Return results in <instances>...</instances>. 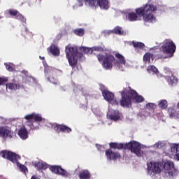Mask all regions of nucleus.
Returning <instances> with one entry per match:
<instances>
[{
  "mask_svg": "<svg viewBox=\"0 0 179 179\" xmlns=\"http://www.w3.org/2000/svg\"><path fill=\"white\" fill-rule=\"evenodd\" d=\"M8 13H9L10 16H17L19 11H17V10H15V9H10V10H8Z\"/></svg>",
  "mask_w": 179,
  "mask_h": 179,
  "instance_id": "37",
  "label": "nucleus"
},
{
  "mask_svg": "<svg viewBox=\"0 0 179 179\" xmlns=\"http://www.w3.org/2000/svg\"><path fill=\"white\" fill-rule=\"evenodd\" d=\"M115 58L117 59L116 60V65L117 66H120V65H125L126 61H125V57L122 56V55L120 53H116L115 55Z\"/></svg>",
  "mask_w": 179,
  "mask_h": 179,
  "instance_id": "17",
  "label": "nucleus"
},
{
  "mask_svg": "<svg viewBox=\"0 0 179 179\" xmlns=\"http://www.w3.org/2000/svg\"><path fill=\"white\" fill-rule=\"evenodd\" d=\"M52 128L57 132V134H59V132H63L64 134H69V132H72V129L65 124H55L52 125Z\"/></svg>",
  "mask_w": 179,
  "mask_h": 179,
  "instance_id": "12",
  "label": "nucleus"
},
{
  "mask_svg": "<svg viewBox=\"0 0 179 179\" xmlns=\"http://www.w3.org/2000/svg\"><path fill=\"white\" fill-rule=\"evenodd\" d=\"M171 152H173V153H178L179 152V144H175L173 145H172L171 147Z\"/></svg>",
  "mask_w": 179,
  "mask_h": 179,
  "instance_id": "36",
  "label": "nucleus"
},
{
  "mask_svg": "<svg viewBox=\"0 0 179 179\" xmlns=\"http://www.w3.org/2000/svg\"><path fill=\"white\" fill-rule=\"evenodd\" d=\"M6 87L10 90H19L20 89V84H16L13 83H7Z\"/></svg>",
  "mask_w": 179,
  "mask_h": 179,
  "instance_id": "21",
  "label": "nucleus"
},
{
  "mask_svg": "<svg viewBox=\"0 0 179 179\" xmlns=\"http://www.w3.org/2000/svg\"><path fill=\"white\" fill-rule=\"evenodd\" d=\"M65 52L70 66L75 68L78 65V48L68 45L66 46Z\"/></svg>",
  "mask_w": 179,
  "mask_h": 179,
  "instance_id": "4",
  "label": "nucleus"
},
{
  "mask_svg": "<svg viewBox=\"0 0 179 179\" xmlns=\"http://www.w3.org/2000/svg\"><path fill=\"white\" fill-rule=\"evenodd\" d=\"M16 19H17V20H20V22H22L23 23H26V18H24V17L20 14V13H17Z\"/></svg>",
  "mask_w": 179,
  "mask_h": 179,
  "instance_id": "35",
  "label": "nucleus"
},
{
  "mask_svg": "<svg viewBox=\"0 0 179 179\" xmlns=\"http://www.w3.org/2000/svg\"><path fill=\"white\" fill-rule=\"evenodd\" d=\"M0 138H13V133L6 127H0Z\"/></svg>",
  "mask_w": 179,
  "mask_h": 179,
  "instance_id": "14",
  "label": "nucleus"
},
{
  "mask_svg": "<svg viewBox=\"0 0 179 179\" xmlns=\"http://www.w3.org/2000/svg\"><path fill=\"white\" fill-rule=\"evenodd\" d=\"M6 82H8V78L0 77V86H2V85H5Z\"/></svg>",
  "mask_w": 179,
  "mask_h": 179,
  "instance_id": "40",
  "label": "nucleus"
},
{
  "mask_svg": "<svg viewBox=\"0 0 179 179\" xmlns=\"http://www.w3.org/2000/svg\"><path fill=\"white\" fill-rule=\"evenodd\" d=\"M176 48L177 47L173 41L166 40L161 47V50L164 54L169 55V58H171V57L174 56Z\"/></svg>",
  "mask_w": 179,
  "mask_h": 179,
  "instance_id": "6",
  "label": "nucleus"
},
{
  "mask_svg": "<svg viewBox=\"0 0 179 179\" xmlns=\"http://www.w3.org/2000/svg\"><path fill=\"white\" fill-rule=\"evenodd\" d=\"M168 82L170 85H174L178 82V79L176 76H171L168 78Z\"/></svg>",
  "mask_w": 179,
  "mask_h": 179,
  "instance_id": "30",
  "label": "nucleus"
},
{
  "mask_svg": "<svg viewBox=\"0 0 179 179\" xmlns=\"http://www.w3.org/2000/svg\"><path fill=\"white\" fill-rule=\"evenodd\" d=\"M157 10V6L153 3H147L145 6L136 8L135 12L129 13L127 15V19L129 22H136L138 20V16L143 17V20L147 23H153L156 22V17L153 15L152 12H156Z\"/></svg>",
  "mask_w": 179,
  "mask_h": 179,
  "instance_id": "1",
  "label": "nucleus"
},
{
  "mask_svg": "<svg viewBox=\"0 0 179 179\" xmlns=\"http://www.w3.org/2000/svg\"><path fill=\"white\" fill-rule=\"evenodd\" d=\"M49 48L50 54L55 55V57H58V55H59V49H58V48L56 46H50Z\"/></svg>",
  "mask_w": 179,
  "mask_h": 179,
  "instance_id": "23",
  "label": "nucleus"
},
{
  "mask_svg": "<svg viewBox=\"0 0 179 179\" xmlns=\"http://www.w3.org/2000/svg\"><path fill=\"white\" fill-rule=\"evenodd\" d=\"M18 136H20V138L24 141L27 139V138H29V132L27 131V129H26L24 127L20 128L18 131Z\"/></svg>",
  "mask_w": 179,
  "mask_h": 179,
  "instance_id": "18",
  "label": "nucleus"
},
{
  "mask_svg": "<svg viewBox=\"0 0 179 179\" xmlns=\"http://www.w3.org/2000/svg\"><path fill=\"white\" fill-rule=\"evenodd\" d=\"M110 118L113 121H117V120H120V115H118V113L112 114V115H110Z\"/></svg>",
  "mask_w": 179,
  "mask_h": 179,
  "instance_id": "38",
  "label": "nucleus"
},
{
  "mask_svg": "<svg viewBox=\"0 0 179 179\" xmlns=\"http://www.w3.org/2000/svg\"><path fill=\"white\" fill-rule=\"evenodd\" d=\"M158 58H167V57H164L163 55L159 56Z\"/></svg>",
  "mask_w": 179,
  "mask_h": 179,
  "instance_id": "42",
  "label": "nucleus"
},
{
  "mask_svg": "<svg viewBox=\"0 0 179 179\" xmlns=\"http://www.w3.org/2000/svg\"><path fill=\"white\" fill-rule=\"evenodd\" d=\"M152 171L154 173H160V171H162V169H160V166H159V164H157V163L153 164Z\"/></svg>",
  "mask_w": 179,
  "mask_h": 179,
  "instance_id": "32",
  "label": "nucleus"
},
{
  "mask_svg": "<svg viewBox=\"0 0 179 179\" xmlns=\"http://www.w3.org/2000/svg\"><path fill=\"white\" fill-rule=\"evenodd\" d=\"M163 167L164 170H166L168 171L166 173L168 177H170V178H173V177H174V171H176V168H174V162L171 161H166L164 163Z\"/></svg>",
  "mask_w": 179,
  "mask_h": 179,
  "instance_id": "10",
  "label": "nucleus"
},
{
  "mask_svg": "<svg viewBox=\"0 0 179 179\" xmlns=\"http://www.w3.org/2000/svg\"><path fill=\"white\" fill-rule=\"evenodd\" d=\"M148 72H153V73H155V75H159V70L156 66H148L147 68Z\"/></svg>",
  "mask_w": 179,
  "mask_h": 179,
  "instance_id": "29",
  "label": "nucleus"
},
{
  "mask_svg": "<svg viewBox=\"0 0 179 179\" xmlns=\"http://www.w3.org/2000/svg\"><path fill=\"white\" fill-rule=\"evenodd\" d=\"M159 107L162 109V110H166V108H167V101L166 99H162L161 100L159 103H158Z\"/></svg>",
  "mask_w": 179,
  "mask_h": 179,
  "instance_id": "28",
  "label": "nucleus"
},
{
  "mask_svg": "<svg viewBox=\"0 0 179 179\" xmlns=\"http://www.w3.org/2000/svg\"><path fill=\"white\" fill-rule=\"evenodd\" d=\"M132 44H133V46L136 49L142 50V49L145 48V43H143L142 42H135V41H133Z\"/></svg>",
  "mask_w": 179,
  "mask_h": 179,
  "instance_id": "26",
  "label": "nucleus"
},
{
  "mask_svg": "<svg viewBox=\"0 0 179 179\" xmlns=\"http://www.w3.org/2000/svg\"><path fill=\"white\" fill-rule=\"evenodd\" d=\"M98 61L102 62V66L106 71L113 69V62L115 61V57L110 54L103 55L101 54L97 55L96 56Z\"/></svg>",
  "mask_w": 179,
  "mask_h": 179,
  "instance_id": "5",
  "label": "nucleus"
},
{
  "mask_svg": "<svg viewBox=\"0 0 179 179\" xmlns=\"http://www.w3.org/2000/svg\"><path fill=\"white\" fill-rule=\"evenodd\" d=\"M24 119L27 120L28 121L33 120L35 122H41L43 121V117L41 115L36 113L27 115L24 116Z\"/></svg>",
  "mask_w": 179,
  "mask_h": 179,
  "instance_id": "15",
  "label": "nucleus"
},
{
  "mask_svg": "<svg viewBox=\"0 0 179 179\" xmlns=\"http://www.w3.org/2000/svg\"><path fill=\"white\" fill-rule=\"evenodd\" d=\"M110 149H117L121 150V149H125V144L121 143H110Z\"/></svg>",
  "mask_w": 179,
  "mask_h": 179,
  "instance_id": "19",
  "label": "nucleus"
},
{
  "mask_svg": "<svg viewBox=\"0 0 179 179\" xmlns=\"http://www.w3.org/2000/svg\"><path fill=\"white\" fill-rule=\"evenodd\" d=\"M4 65L6 66L7 71H8L9 72H13L14 71L13 67L10 66V64H8L5 63Z\"/></svg>",
  "mask_w": 179,
  "mask_h": 179,
  "instance_id": "39",
  "label": "nucleus"
},
{
  "mask_svg": "<svg viewBox=\"0 0 179 179\" xmlns=\"http://www.w3.org/2000/svg\"><path fill=\"white\" fill-rule=\"evenodd\" d=\"M0 156L3 157V159H6L9 162H11V163L16 164L17 167L20 169L22 173H26V171H27V167L20 163L19 160H20L22 158L16 153L5 150L0 152Z\"/></svg>",
  "mask_w": 179,
  "mask_h": 179,
  "instance_id": "3",
  "label": "nucleus"
},
{
  "mask_svg": "<svg viewBox=\"0 0 179 179\" xmlns=\"http://www.w3.org/2000/svg\"><path fill=\"white\" fill-rule=\"evenodd\" d=\"M1 17H0V19H1Z\"/></svg>",
  "mask_w": 179,
  "mask_h": 179,
  "instance_id": "46",
  "label": "nucleus"
},
{
  "mask_svg": "<svg viewBox=\"0 0 179 179\" xmlns=\"http://www.w3.org/2000/svg\"><path fill=\"white\" fill-rule=\"evenodd\" d=\"M110 32L113 34H118L119 36H122L124 34V31L122 30V28L119 26L115 27L112 31H110Z\"/></svg>",
  "mask_w": 179,
  "mask_h": 179,
  "instance_id": "22",
  "label": "nucleus"
},
{
  "mask_svg": "<svg viewBox=\"0 0 179 179\" xmlns=\"http://www.w3.org/2000/svg\"><path fill=\"white\" fill-rule=\"evenodd\" d=\"M104 85L101 86L100 90L102 92V96L103 99L108 101V103H113V104L118 106V102L117 100H115V96L114 94L108 90H103Z\"/></svg>",
  "mask_w": 179,
  "mask_h": 179,
  "instance_id": "9",
  "label": "nucleus"
},
{
  "mask_svg": "<svg viewBox=\"0 0 179 179\" xmlns=\"http://www.w3.org/2000/svg\"><path fill=\"white\" fill-rule=\"evenodd\" d=\"M169 117L171 118H179V115L177 113V111L174 108H170L169 109Z\"/></svg>",
  "mask_w": 179,
  "mask_h": 179,
  "instance_id": "24",
  "label": "nucleus"
},
{
  "mask_svg": "<svg viewBox=\"0 0 179 179\" xmlns=\"http://www.w3.org/2000/svg\"><path fill=\"white\" fill-rule=\"evenodd\" d=\"M45 76L50 83H55V78L52 77L54 75V69L52 67L44 64Z\"/></svg>",
  "mask_w": 179,
  "mask_h": 179,
  "instance_id": "11",
  "label": "nucleus"
},
{
  "mask_svg": "<svg viewBox=\"0 0 179 179\" xmlns=\"http://www.w3.org/2000/svg\"><path fill=\"white\" fill-rule=\"evenodd\" d=\"M73 33L74 34H76V36H78L79 37H83L85 34V29H83V28L76 29L73 30Z\"/></svg>",
  "mask_w": 179,
  "mask_h": 179,
  "instance_id": "25",
  "label": "nucleus"
},
{
  "mask_svg": "<svg viewBox=\"0 0 179 179\" xmlns=\"http://www.w3.org/2000/svg\"><path fill=\"white\" fill-rule=\"evenodd\" d=\"M105 155L108 160H117V159H121V155L119 152H113V150L108 149L106 150Z\"/></svg>",
  "mask_w": 179,
  "mask_h": 179,
  "instance_id": "13",
  "label": "nucleus"
},
{
  "mask_svg": "<svg viewBox=\"0 0 179 179\" xmlns=\"http://www.w3.org/2000/svg\"><path fill=\"white\" fill-rule=\"evenodd\" d=\"M78 177L80 179H90L92 175L87 170H83L79 173Z\"/></svg>",
  "mask_w": 179,
  "mask_h": 179,
  "instance_id": "20",
  "label": "nucleus"
},
{
  "mask_svg": "<svg viewBox=\"0 0 179 179\" xmlns=\"http://www.w3.org/2000/svg\"><path fill=\"white\" fill-rule=\"evenodd\" d=\"M39 58H40V59H45V57H44L40 56Z\"/></svg>",
  "mask_w": 179,
  "mask_h": 179,
  "instance_id": "43",
  "label": "nucleus"
},
{
  "mask_svg": "<svg viewBox=\"0 0 179 179\" xmlns=\"http://www.w3.org/2000/svg\"><path fill=\"white\" fill-rule=\"evenodd\" d=\"M147 108H148V110H150L151 111L154 112L155 109L156 108V104H155L154 103H147Z\"/></svg>",
  "mask_w": 179,
  "mask_h": 179,
  "instance_id": "34",
  "label": "nucleus"
},
{
  "mask_svg": "<svg viewBox=\"0 0 179 179\" xmlns=\"http://www.w3.org/2000/svg\"><path fill=\"white\" fill-rule=\"evenodd\" d=\"M78 2H79L80 3H82V2H83V0H78Z\"/></svg>",
  "mask_w": 179,
  "mask_h": 179,
  "instance_id": "44",
  "label": "nucleus"
},
{
  "mask_svg": "<svg viewBox=\"0 0 179 179\" xmlns=\"http://www.w3.org/2000/svg\"><path fill=\"white\" fill-rule=\"evenodd\" d=\"M151 56H152V54H150V52H146L143 56L144 62H148V64H150Z\"/></svg>",
  "mask_w": 179,
  "mask_h": 179,
  "instance_id": "31",
  "label": "nucleus"
},
{
  "mask_svg": "<svg viewBox=\"0 0 179 179\" xmlns=\"http://www.w3.org/2000/svg\"><path fill=\"white\" fill-rule=\"evenodd\" d=\"M92 51H104V49L103 48H101V46H96V47H94L92 48Z\"/></svg>",
  "mask_w": 179,
  "mask_h": 179,
  "instance_id": "41",
  "label": "nucleus"
},
{
  "mask_svg": "<svg viewBox=\"0 0 179 179\" xmlns=\"http://www.w3.org/2000/svg\"><path fill=\"white\" fill-rule=\"evenodd\" d=\"M120 93L122 96L120 99V106L122 107L129 108L132 107V101H135V103H142V101H144L145 100V98L141 95H138L135 90L130 89L126 92L123 90Z\"/></svg>",
  "mask_w": 179,
  "mask_h": 179,
  "instance_id": "2",
  "label": "nucleus"
},
{
  "mask_svg": "<svg viewBox=\"0 0 179 179\" xmlns=\"http://www.w3.org/2000/svg\"><path fill=\"white\" fill-rule=\"evenodd\" d=\"M83 5V3H81V5H80V6H82Z\"/></svg>",
  "mask_w": 179,
  "mask_h": 179,
  "instance_id": "45",
  "label": "nucleus"
},
{
  "mask_svg": "<svg viewBox=\"0 0 179 179\" xmlns=\"http://www.w3.org/2000/svg\"><path fill=\"white\" fill-rule=\"evenodd\" d=\"M50 170H51L52 173H55V174H60V176H65V174H66V171L62 169L61 166H52Z\"/></svg>",
  "mask_w": 179,
  "mask_h": 179,
  "instance_id": "16",
  "label": "nucleus"
},
{
  "mask_svg": "<svg viewBox=\"0 0 179 179\" xmlns=\"http://www.w3.org/2000/svg\"><path fill=\"white\" fill-rule=\"evenodd\" d=\"M34 166L38 170H46L47 169V165L43 162H38L36 163Z\"/></svg>",
  "mask_w": 179,
  "mask_h": 179,
  "instance_id": "27",
  "label": "nucleus"
},
{
  "mask_svg": "<svg viewBox=\"0 0 179 179\" xmlns=\"http://www.w3.org/2000/svg\"><path fill=\"white\" fill-rule=\"evenodd\" d=\"M81 51H83V52H84V54H92L93 53V48H89L83 47V48H81Z\"/></svg>",
  "mask_w": 179,
  "mask_h": 179,
  "instance_id": "33",
  "label": "nucleus"
},
{
  "mask_svg": "<svg viewBox=\"0 0 179 179\" xmlns=\"http://www.w3.org/2000/svg\"><path fill=\"white\" fill-rule=\"evenodd\" d=\"M125 150H130L131 153H134L136 156L141 157L143 155L141 144L136 141H130L125 144Z\"/></svg>",
  "mask_w": 179,
  "mask_h": 179,
  "instance_id": "7",
  "label": "nucleus"
},
{
  "mask_svg": "<svg viewBox=\"0 0 179 179\" xmlns=\"http://www.w3.org/2000/svg\"><path fill=\"white\" fill-rule=\"evenodd\" d=\"M84 1L91 8H97V6H99L101 9L105 10L110 8V6H108V0H84Z\"/></svg>",
  "mask_w": 179,
  "mask_h": 179,
  "instance_id": "8",
  "label": "nucleus"
}]
</instances>
